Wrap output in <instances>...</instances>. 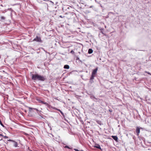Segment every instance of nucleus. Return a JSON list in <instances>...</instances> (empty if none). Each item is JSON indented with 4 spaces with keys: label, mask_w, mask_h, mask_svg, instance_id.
Instances as JSON below:
<instances>
[{
    "label": "nucleus",
    "mask_w": 151,
    "mask_h": 151,
    "mask_svg": "<svg viewBox=\"0 0 151 151\" xmlns=\"http://www.w3.org/2000/svg\"><path fill=\"white\" fill-rule=\"evenodd\" d=\"M41 103L43 104H45L48 107H50V105L47 103L44 102L43 101H41Z\"/></svg>",
    "instance_id": "6"
},
{
    "label": "nucleus",
    "mask_w": 151,
    "mask_h": 151,
    "mask_svg": "<svg viewBox=\"0 0 151 151\" xmlns=\"http://www.w3.org/2000/svg\"><path fill=\"white\" fill-rule=\"evenodd\" d=\"M51 108H52V109H55V110H58L59 109H58L57 108H56V107H55L51 106Z\"/></svg>",
    "instance_id": "15"
},
{
    "label": "nucleus",
    "mask_w": 151,
    "mask_h": 151,
    "mask_svg": "<svg viewBox=\"0 0 151 151\" xmlns=\"http://www.w3.org/2000/svg\"><path fill=\"white\" fill-rule=\"evenodd\" d=\"M95 76L92 75L90 78V80H93L94 79V77Z\"/></svg>",
    "instance_id": "10"
},
{
    "label": "nucleus",
    "mask_w": 151,
    "mask_h": 151,
    "mask_svg": "<svg viewBox=\"0 0 151 151\" xmlns=\"http://www.w3.org/2000/svg\"><path fill=\"white\" fill-rule=\"evenodd\" d=\"M29 111H31V110H30V109H35V110H36V111H38V109H36V108H32L31 107H29Z\"/></svg>",
    "instance_id": "12"
},
{
    "label": "nucleus",
    "mask_w": 151,
    "mask_h": 151,
    "mask_svg": "<svg viewBox=\"0 0 151 151\" xmlns=\"http://www.w3.org/2000/svg\"><path fill=\"white\" fill-rule=\"evenodd\" d=\"M60 17H61V18H63V17H62V16H61V15L60 16Z\"/></svg>",
    "instance_id": "27"
},
{
    "label": "nucleus",
    "mask_w": 151,
    "mask_h": 151,
    "mask_svg": "<svg viewBox=\"0 0 151 151\" xmlns=\"http://www.w3.org/2000/svg\"><path fill=\"white\" fill-rule=\"evenodd\" d=\"M97 122L98 124H99V122H100L99 121H97Z\"/></svg>",
    "instance_id": "25"
},
{
    "label": "nucleus",
    "mask_w": 151,
    "mask_h": 151,
    "mask_svg": "<svg viewBox=\"0 0 151 151\" xmlns=\"http://www.w3.org/2000/svg\"><path fill=\"white\" fill-rule=\"evenodd\" d=\"M99 29H100V30H103V28H102Z\"/></svg>",
    "instance_id": "24"
},
{
    "label": "nucleus",
    "mask_w": 151,
    "mask_h": 151,
    "mask_svg": "<svg viewBox=\"0 0 151 151\" xmlns=\"http://www.w3.org/2000/svg\"><path fill=\"white\" fill-rule=\"evenodd\" d=\"M1 134H0V136L1 135Z\"/></svg>",
    "instance_id": "30"
},
{
    "label": "nucleus",
    "mask_w": 151,
    "mask_h": 151,
    "mask_svg": "<svg viewBox=\"0 0 151 151\" xmlns=\"http://www.w3.org/2000/svg\"><path fill=\"white\" fill-rule=\"evenodd\" d=\"M8 141L12 142L14 143V146L15 147H17L18 146V144L16 142L11 139H8L7 140Z\"/></svg>",
    "instance_id": "4"
},
{
    "label": "nucleus",
    "mask_w": 151,
    "mask_h": 151,
    "mask_svg": "<svg viewBox=\"0 0 151 151\" xmlns=\"http://www.w3.org/2000/svg\"><path fill=\"white\" fill-rule=\"evenodd\" d=\"M58 111H60V113L63 116H64V114H63V113L59 109L58 110Z\"/></svg>",
    "instance_id": "11"
},
{
    "label": "nucleus",
    "mask_w": 151,
    "mask_h": 151,
    "mask_svg": "<svg viewBox=\"0 0 151 151\" xmlns=\"http://www.w3.org/2000/svg\"><path fill=\"white\" fill-rule=\"evenodd\" d=\"M65 148H68V149H72L70 147H69L68 146H65V147H64Z\"/></svg>",
    "instance_id": "16"
},
{
    "label": "nucleus",
    "mask_w": 151,
    "mask_h": 151,
    "mask_svg": "<svg viewBox=\"0 0 151 151\" xmlns=\"http://www.w3.org/2000/svg\"><path fill=\"white\" fill-rule=\"evenodd\" d=\"M74 150L76 151H83V150H82L81 151H80V150H79L78 149H74Z\"/></svg>",
    "instance_id": "20"
},
{
    "label": "nucleus",
    "mask_w": 151,
    "mask_h": 151,
    "mask_svg": "<svg viewBox=\"0 0 151 151\" xmlns=\"http://www.w3.org/2000/svg\"><path fill=\"white\" fill-rule=\"evenodd\" d=\"M32 79L34 81H44L45 78L44 76L39 75L38 74H32Z\"/></svg>",
    "instance_id": "1"
},
{
    "label": "nucleus",
    "mask_w": 151,
    "mask_h": 151,
    "mask_svg": "<svg viewBox=\"0 0 151 151\" xmlns=\"http://www.w3.org/2000/svg\"><path fill=\"white\" fill-rule=\"evenodd\" d=\"M145 72L146 73H147L148 74L151 75V73H150L149 72H147V71H145Z\"/></svg>",
    "instance_id": "21"
},
{
    "label": "nucleus",
    "mask_w": 151,
    "mask_h": 151,
    "mask_svg": "<svg viewBox=\"0 0 151 151\" xmlns=\"http://www.w3.org/2000/svg\"><path fill=\"white\" fill-rule=\"evenodd\" d=\"M64 68L65 69H69V66L67 65H65L64 66Z\"/></svg>",
    "instance_id": "8"
},
{
    "label": "nucleus",
    "mask_w": 151,
    "mask_h": 151,
    "mask_svg": "<svg viewBox=\"0 0 151 151\" xmlns=\"http://www.w3.org/2000/svg\"><path fill=\"white\" fill-rule=\"evenodd\" d=\"M0 124L3 127H4V126L3 125V124L2 123V122L1 120H0Z\"/></svg>",
    "instance_id": "17"
},
{
    "label": "nucleus",
    "mask_w": 151,
    "mask_h": 151,
    "mask_svg": "<svg viewBox=\"0 0 151 151\" xmlns=\"http://www.w3.org/2000/svg\"><path fill=\"white\" fill-rule=\"evenodd\" d=\"M93 50L91 49H89L88 50V53L89 54H91L93 52Z\"/></svg>",
    "instance_id": "9"
},
{
    "label": "nucleus",
    "mask_w": 151,
    "mask_h": 151,
    "mask_svg": "<svg viewBox=\"0 0 151 151\" xmlns=\"http://www.w3.org/2000/svg\"><path fill=\"white\" fill-rule=\"evenodd\" d=\"M0 136H2L3 137H4V136L2 134H1Z\"/></svg>",
    "instance_id": "28"
},
{
    "label": "nucleus",
    "mask_w": 151,
    "mask_h": 151,
    "mask_svg": "<svg viewBox=\"0 0 151 151\" xmlns=\"http://www.w3.org/2000/svg\"><path fill=\"white\" fill-rule=\"evenodd\" d=\"M95 147L98 149H101L100 146L99 145H98L97 146H95Z\"/></svg>",
    "instance_id": "13"
},
{
    "label": "nucleus",
    "mask_w": 151,
    "mask_h": 151,
    "mask_svg": "<svg viewBox=\"0 0 151 151\" xmlns=\"http://www.w3.org/2000/svg\"><path fill=\"white\" fill-rule=\"evenodd\" d=\"M33 41L40 42H42L40 37L38 36H37L33 40Z\"/></svg>",
    "instance_id": "2"
},
{
    "label": "nucleus",
    "mask_w": 151,
    "mask_h": 151,
    "mask_svg": "<svg viewBox=\"0 0 151 151\" xmlns=\"http://www.w3.org/2000/svg\"><path fill=\"white\" fill-rule=\"evenodd\" d=\"M70 52L72 54H74V53H75V52H74L73 50H72L70 51Z\"/></svg>",
    "instance_id": "19"
},
{
    "label": "nucleus",
    "mask_w": 151,
    "mask_h": 151,
    "mask_svg": "<svg viewBox=\"0 0 151 151\" xmlns=\"http://www.w3.org/2000/svg\"><path fill=\"white\" fill-rule=\"evenodd\" d=\"M89 82L90 83H92L93 82V80L90 79Z\"/></svg>",
    "instance_id": "18"
},
{
    "label": "nucleus",
    "mask_w": 151,
    "mask_h": 151,
    "mask_svg": "<svg viewBox=\"0 0 151 151\" xmlns=\"http://www.w3.org/2000/svg\"><path fill=\"white\" fill-rule=\"evenodd\" d=\"M140 128L142 129V128ZM140 128L139 127H136V133L137 136L139 135V134L140 133Z\"/></svg>",
    "instance_id": "3"
},
{
    "label": "nucleus",
    "mask_w": 151,
    "mask_h": 151,
    "mask_svg": "<svg viewBox=\"0 0 151 151\" xmlns=\"http://www.w3.org/2000/svg\"><path fill=\"white\" fill-rule=\"evenodd\" d=\"M98 70V68H96V69H94L92 73V75L95 76V75L96 74Z\"/></svg>",
    "instance_id": "5"
},
{
    "label": "nucleus",
    "mask_w": 151,
    "mask_h": 151,
    "mask_svg": "<svg viewBox=\"0 0 151 151\" xmlns=\"http://www.w3.org/2000/svg\"><path fill=\"white\" fill-rule=\"evenodd\" d=\"M101 32L102 33V34H104V33H103V32L101 31Z\"/></svg>",
    "instance_id": "26"
},
{
    "label": "nucleus",
    "mask_w": 151,
    "mask_h": 151,
    "mask_svg": "<svg viewBox=\"0 0 151 151\" xmlns=\"http://www.w3.org/2000/svg\"><path fill=\"white\" fill-rule=\"evenodd\" d=\"M1 20H4L5 19V17H4V16H1Z\"/></svg>",
    "instance_id": "14"
},
{
    "label": "nucleus",
    "mask_w": 151,
    "mask_h": 151,
    "mask_svg": "<svg viewBox=\"0 0 151 151\" xmlns=\"http://www.w3.org/2000/svg\"><path fill=\"white\" fill-rule=\"evenodd\" d=\"M76 60H79V58H78V57H77L76 58Z\"/></svg>",
    "instance_id": "23"
},
{
    "label": "nucleus",
    "mask_w": 151,
    "mask_h": 151,
    "mask_svg": "<svg viewBox=\"0 0 151 151\" xmlns=\"http://www.w3.org/2000/svg\"><path fill=\"white\" fill-rule=\"evenodd\" d=\"M4 137L5 139L8 138V137L6 136H4Z\"/></svg>",
    "instance_id": "22"
},
{
    "label": "nucleus",
    "mask_w": 151,
    "mask_h": 151,
    "mask_svg": "<svg viewBox=\"0 0 151 151\" xmlns=\"http://www.w3.org/2000/svg\"><path fill=\"white\" fill-rule=\"evenodd\" d=\"M111 137L112 138L115 140L116 141H117L118 138L117 136H112Z\"/></svg>",
    "instance_id": "7"
},
{
    "label": "nucleus",
    "mask_w": 151,
    "mask_h": 151,
    "mask_svg": "<svg viewBox=\"0 0 151 151\" xmlns=\"http://www.w3.org/2000/svg\"><path fill=\"white\" fill-rule=\"evenodd\" d=\"M0 136H2L3 137H4V136L2 134H1Z\"/></svg>",
    "instance_id": "29"
}]
</instances>
